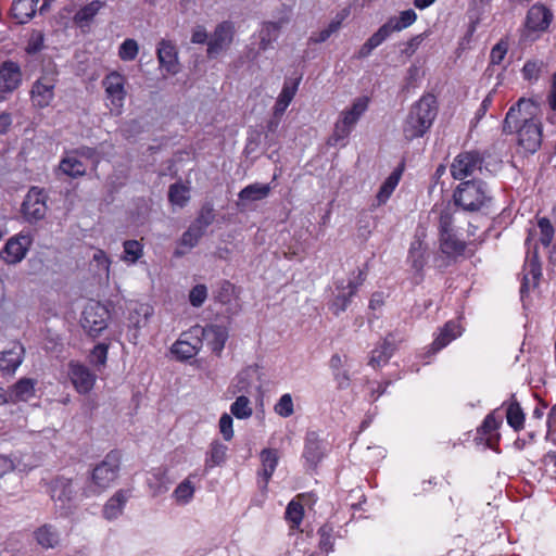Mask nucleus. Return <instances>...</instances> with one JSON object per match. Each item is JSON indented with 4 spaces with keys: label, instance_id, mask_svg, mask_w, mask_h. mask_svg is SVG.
<instances>
[{
    "label": "nucleus",
    "instance_id": "obj_2",
    "mask_svg": "<svg viewBox=\"0 0 556 556\" xmlns=\"http://www.w3.org/2000/svg\"><path fill=\"white\" fill-rule=\"evenodd\" d=\"M437 111V100L432 94H425L415 102L403 123L405 138L413 140L422 137L432 126Z\"/></svg>",
    "mask_w": 556,
    "mask_h": 556
},
{
    "label": "nucleus",
    "instance_id": "obj_6",
    "mask_svg": "<svg viewBox=\"0 0 556 556\" xmlns=\"http://www.w3.org/2000/svg\"><path fill=\"white\" fill-rule=\"evenodd\" d=\"M368 104L369 99L367 97H358L352 102L350 108L342 111L331 136V141L334 144L349 137L361 116L367 111Z\"/></svg>",
    "mask_w": 556,
    "mask_h": 556
},
{
    "label": "nucleus",
    "instance_id": "obj_45",
    "mask_svg": "<svg viewBox=\"0 0 556 556\" xmlns=\"http://www.w3.org/2000/svg\"><path fill=\"white\" fill-rule=\"evenodd\" d=\"M280 28L281 23L266 22L263 24L258 34L261 49H267L274 41L277 40Z\"/></svg>",
    "mask_w": 556,
    "mask_h": 556
},
{
    "label": "nucleus",
    "instance_id": "obj_21",
    "mask_svg": "<svg viewBox=\"0 0 556 556\" xmlns=\"http://www.w3.org/2000/svg\"><path fill=\"white\" fill-rule=\"evenodd\" d=\"M22 84V71L14 62H4L0 66V92L12 93Z\"/></svg>",
    "mask_w": 556,
    "mask_h": 556
},
{
    "label": "nucleus",
    "instance_id": "obj_23",
    "mask_svg": "<svg viewBox=\"0 0 556 556\" xmlns=\"http://www.w3.org/2000/svg\"><path fill=\"white\" fill-rule=\"evenodd\" d=\"M24 354V346L18 342H13L9 349L0 353V370L7 374H14L21 366Z\"/></svg>",
    "mask_w": 556,
    "mask_h": 556
},
{
    "label": "nucleus",
    "instance_id": "obj_44",
    "mask_svg": "<svg viewBox=\"0 0 556 556\" xmlns=\"http://www.w3.org/2000/svg\"><path fill=\"white\" fill-rule=\"evenodd\" d=\"M208 225V220H202L199 218L189 229L182 235L181 244L191 249L193 248L200 238L204 233L205 227Z\"/></svg>",
    "mask_w": 556,
    "mask_h": 556
},
{
    "label": "nucleus",
    "instance_id": "obj_40",
    "mask_svg": "<svg viewBox=\"0 0 556 556\" xmlns=\"http://www.w3.org/2000/svg\"><path fill=\"white\" fill-rule=\"evenodd\" d=\"M230 415L240 420L249 419L253 415L252 401L243 393L238 395L230 405Z\"/></svg>",
    "mask_w": 556,
    "mask_h": 556
},
{
    "label": "nucleus",
    "instance_id": "obj_1",
    "mask_svg": "<svg viewBox=\"0 0 556 556\" xmlns=\"http://www.w3.org/2000/svg\"><path fill=\"white\" fill-rule=\"evenodd\" d=\"M538 113L539 108L533 100L521 98L509 109L504 122V130L516 131L519 146L530 153L541 146L542 129Z\"/></svg>",
    "mask_w": 556,
    "mask_h": 556
},
{
    "label": "nucleus",
    "instance_id": "obj_22",
    "mask_svg": "<svg viewBox=\"0 0 556 556\" xmlns=\"http://www.w3.org/2000/svg\"><path fill=\"white\" fill-rule=\"evenodd\" d=\"M464 328L459 320H450L443 328L440 329L439 333L434 338L429 352L432 354L439 352L452 341L462 336Z\"/></svg>",
    "mask_w": 556,
    "mask_h": 556
},
{
    "label": "nucleus",
    "instance_id": "obj_20",
    "mask_svg": "<svg viewBox=\"0 0 556 556\" xmlns=\"http://www.w3.org/2000/svg\"><path fill=\"white\" fill-rule=\"evenodd\" d=\"M553 17V13L545 5L535 3L529 9L527 14V30L543 33L549 27Z\"/></svg>",
    "mask_w": 556,
    "mask_h": 556
},
{
    "label": "nucleus",
    "instance_id": "obj_61",
    "mask_svg": "<svg viewBox=\"0 0 556 556\" xmlns=\"http://www.w3.org/2000/svg\"><path fill=\"white\" fill-rule=\"evenodd\" d=\"M508 51V43L504 40L497 42L491 50L490 62L494 65H498L504 60Z\"/></svg>",
    "mask_w": 556,
    "mask_h": 556
},
{
    "label": "nucleus",
    "instance_id": "obj_49",
    "mask_svg": "<svg viewBox=\"0 0 556 556\" xmlns=\"http://www.w3.org/2000/svg\"><path fill=\"white\" fill-rule=\"evenodd\" d=\"M226 456H227V446L226 445H224L219 442L212 443V445L210 447V452H208L206 460H205L206 467L213 468L215 466L222 465L225 462Z\"/></svg>",
    "mask_w": 556,
    "mask_h": 556
},
{
    "label": "nucleus",
    "instance_id": "obj_56",
    "mask_svg": "<svg viewBox=\"0 0 556 556\" xmlns=\"http://www.w3.org/2000/svg\"><path fill=\"white\" fill-rule=\"evenodd\" d=\"M219 432L225 441H231L235 435L232 415L224 413L218 421Z\"/></svg>",
    "mask_w": 556,
    "mask_h": 556
},
{
    "label": "nucleus",
    "instance_id": "obj_19",
    "mask_svg": "<svg viewBox=\"0 0 556 556\" xmlns=\"http://www.w3.org/2000/svg\"><path fill=\"white\" fill-rule=\"evenodd\" d=\"M156 53L162 71L167 75H176L179 72L178 52L172 41L162 39L157 46Z\"/></svg>",
    "mask_w": 556,
    "mask_h": 556
},
{
    "label": "nucleus",
    "instance_id": "obj_31",
    "mask_svg": "<svg viewBox=\"0 0 556 556\" xmlns=\"http://www.w3.org/2000/svg\"><path fill=\"white\" fill-rule=\"evenodd\" d=\"M426 251L427 245L425 242L420 239V237H416L410 243L407 260L412 268L417 273L421 271L426 264Z\"/></svg>",
    "mask_w": 556,
    "mask_h": 556
},
{
    "label": "nucleus",
    "instance_id": "obj_30",
    "mask_svg": "<svg viewBox=\"0 0 556 556\" xmlns=\"http://www.w3.org/2000/svg\"><path fill=\"white\" fill-rule=\"evenodd\" d=\"M153 315V307L148 303H137L128 316V326L136 330L144 327Z\"/></svg>",
    "mask_w": 556,
    "mask_h": 556
},
{
    "label": "nucleus",
    "instance_id": "obj_58",
    "mask_svg": "<svg viewBox=\"0 0 556 556\" xmlns=\"http://www.w3.org/2000/svg\"><path fill=\"white\" fill-rule=\"evenodd\" d=\"M318 534L320 536L319 546L320 548L329 553L333 546V530L329 526H324L319 529Z\"/></svg>",
    "mask_w": 556,
    "mask_h": 556
},
{
    "label": "nucleus",
    "instance_id": "obj_37",
    "mask_svg": "<svg viewBox=\"0 0 556 556\" xmlns=\"http://www.w3.org/2000/svg\"><path fill=\"white\" fill-rule=\"evenodd\" d=\"M337 289L338 293L331 304V309L333 314L339 315L341 312L346 309L349 300L355 293L356 287L352 281H348L345 286H338Z\"/></svg>",
    "mask_w": 556,
    "mask_h": 556
},
{
    "label": "nucleus",
    "instance_id": "obj_60",
    "mask_svg": "<svg viewBox=\"0 0 556 556\" xmlns=\"http://www.w3.org/2000/svg\"><path fill=\"white\" fill-rule=\"evenodd\" d=\"M392 34V30L389 28L387 23L378 28L376 33H374L368 39V45L374 47L375 49L379 47L387 38Z\"/></svg>",
    "mask_w": 556,
    "mask_h": 556
},
{
    "label": "nucleus",
    "instance_id": "obj_48",
    "mask_svg": "<svg viewBox=\"0 0 556 556\" xmlns=\"http://www.w3.org/2000/svg\"><path fill=\"white\" fill-rule=\"evenodd\" d=\"M506 419L507 424L514 428V430L519 431L523 428L525 414L518 403L511 402L508 404L506 409Z\"/></svg>",
    "mask_w": 556,
    "mask_h": 556
},
{
    "label": "nucleus",
    "instance_id": "obj_27",
    "mask_svg": "<svg viewBox=\"0 0 556 556\" xmlns=\"http://www.w3.org/2000/svg\"><path fill=\"white\" fill-rule=\"evenodd\" d=\"M169 483L167 469L163 467L151 470L147 478V484L152 496H160L167 492Z\"/></svg>",
    "mask_w": 556,
    "mask_h": 556
},
{
    "label": "nucleus",
    "instance_id": "obj_17",
    "mask_svg": "<svg viewBox=\"0 0 556 556\" xmlns=\"http://www.w3.org/2000/svg\"><path fill=\"white\" fill-rule=\"evenodd\" d=\"M55 81L52 77L43 76L37 79L30 90L33 105L39 109L47 108L54 99Z\"/></svg>",
    "mask_w": 556,
    "mask_h": 556
},
{
    "label": "nucleus",
    "instance_id": "obj_35",
    "mask_svg": "<svg viewBox=\"0 0 556 556\" xmlns=\"http://www.w3.org/2000/svg\"><path fill=\"white\" fill-rule=\"evenodd\" d=\"M402 176V169L397 168L393 170L383 181L379 191L376 195L377 204L382 205L387 203V201L392 195L393 191L397 187Z\"/></svg>",
    "mask_w": 556,
    "mask_h": 556
},
{
    "label": "nucleus",
    "instance_id": "obj_10",
    "mask_svg": "<svg viewBox=\"0 0 556 556\" xmlns=\"http://www.w3.org/2000/svg\"><path fill=\"white\" fill-rule=\"evenodd\" d=\"M31 243L33 237L22 231L7 241L0 251V258L10 265L17 264L25 258Z\"/></svg>",
    "mask_w": 556,
    "mask_h": 556
},
{
    "label": "nucleus",
    "instance_id": "obj_43",
    "mask_svg": "<svg viewBox=\"0 0 556 556\" xmlns=\"http://www.w3.org/2000/svg\"><path fill=\"white\" fill-rule=\"evenodd\" d=\"M103 7L104 2L101 0H93L89 2L76 12L74 15V22L80 26L90 23Z\"/></svg>",
    "mask_w": 556,
    "mask_h": 556
},
{
    "label": "nucleus",
    "instance_id": "obj_42",
    "mask_svg": "<svg viewBox=\"0 0 556 556\" xmlns=\"http://www.w3.org/2000/svg\"><path fill=\"white\" fill-rule=\"evenodd\" d=\"M143 256V244L138 240H126L123 243L121 260L127 265H135Z\"/></svg>",
    "mask_w": 556,
    "mask_h": 556
},
{
    "label": "nucleus",
    "instance_id": "obj_54",
    "mask_svg": "<svg viewBox=\"0 0 556 556\" xmlns=\"http://www.w3.org/2000/svg\"><path fill=\"white\" fill-rule=\"evenodd\" d=\"M108 351H109V344L106 343H99L97 344L89 355V362L91 365L98 367V366H104L108 359Z\"/></svg>",
    "mask_w": 556,
    "mask_h": 556
},
{
    "label": "nucleus",
    "instance_id": "obj_4",
    "mask_svg": "<svg viewBox=\"0 0 556 556\" xmlns=\"http://www.w3.org/2000/svg\"><path fill=\"white\" fill-rule=\"evenodd\" d=\"M126 77L118 72H111L102 79L104 89L105 106L114 116H118L124 111L126 91Z\"/></svg>",
    "mask_w": 556,
    "mask_h": 556
},
{
    "label": "nucleus",
    "instance_id": "obj_36",
    "mask_svg": "<svg viewBox=\"0 0 556 556\" xmlns=\"http://www.w3.org/2000/svg\"><path fill=\"white\" fill-rule=\"evenodd\" d=\"M278 452L276 450L266 448L261 453L262 469L261 476L264 480V486L267 485L269 479L278 465Z\"/></svg>",
    "mask_w": 556,
    "mask_h": 556
},
{
    "label": "nucleus",
    "instance_id": "obj_8",
    "mask_svg": "<svg viewBox=\"0 0 556 556\" xmlns=\"http://www.w3.org/2000/svg\"><path fill=\"white\" fill-rule=\"evenodd\" d=\"M202 346V327L194 326L181 333L172 345L170 353L179 361L189 359L198 354Z\"/></svg>",
    "mask_w": 556,
    "mask_h": 556
},
{
    "label": "nucleus",
    "instance_id": "obj_51",
    "mask_svg": "<svg viewBox=\"0 0 556 556\" xmlns=\"http://www.w3.org/2000/svg\"><path fill=\"white\" fill-rule=\"evenodd\" d=\"M139 53V45L135 39L128 38L118 48V56L123 61H134Z\"/></svg>",
    "mask_w": 556,
    "mask_h": 556
},
{
    "label": "nucleus",
    "instance_id": "obj_15",
    "mask_svg": "<svg viewBox=\"0 0 556 556\" xmlns=\"http://www.w3.org/2000/svg\"><path fill=\"white\" fill-rule=\"evenodd\" d=\"M24 217L28 222L42 219L47 212L46 197L41 189L31 188L22 205Z\"/></svg>",
    "mask_w": 556,
    "mask_h": 556
},
{
    "label": "nucleus",
    "instance_id": "obj_9",
    "mask_svg": "<svg viewBox=\"0 0 556 556\" xmlns=\"http://www.w3.org/2000/svg\"><path fill=\"white\" fill-rule=\"evenodd\" d=\"M440 250L448 258H457L464 255L466 244L459 240L452 229L451 216L445 213L440 217Z\"/></svg>",
    "mask_w": 556,
    "mask_h": 556
},
{
    "label": "nucleus",
    "instance_id": "obj_59",
    "mask_svg": "<svg viewBox=\"0 0 556 556\" xmlns=\"http://www.w3.org/2000/svg\"><path fill=\"white\" fill-rule=\"evenodd\" d=\"M92 262L102 270L106 278L110 276L111 260L103 250H96L92 255Z\"/></svg>",
    "mask_w": 556,
    "mask_h": 556
},
{
    "label": "nucleus",
    "instance_id": "obj_11",
    "mask_svg": "<svg viewBox=\"0 0 556 556\" xmlns=\"http://www.w3.org/2000/svg\"><path fill=\"white\" fill-rule=\"evenodd\" d=\"M235 36V27L230 22H223L218 24L207 41V56L216 58L222 52L226 51Z\"/></svg>",
    "mask_w": 556,
    "mask_h": 556
},
{
    "label": "nucleus",
    "instance_id": "obj_18",
    "mask_svg": "<svg viewBox=\"0 0 556 556\" xmlns=\"http://www.w3.org/2000/svg\"><path fill=\"white\" fill-rule=\"evenodd\" d=\"M481 160L476 152L458 154L451 165V173L455 179H465L480 169Z\"/></svg>",
    "mask_w": 556,
    "mask_h": 556
},
{
    "label": "nucleus",
    "instance_id": "obj_16",
    "mask_svg": "<svg viewBox=\"0 0 556 556\" xmlns=\"http://www.w3.org/2000/svg\"><path fill=\"white\" fill-rule=\"evenodd\" d=\"M67 374L78 393L87 394L93 389L97 376L85 365L78 362H71Z\"/></svg>",
    "mask_w": 556,
    "mask_h": 556
},
{
    "label": "nucleus",
    "instance_id": "obj_34",
    "mask_svg": "<svg viewBox=\"0 0 556 556\" xmlns=\"http://www.w3.org/2000/svg\"><path fill=\"white\" fill-rule=\"evenodd\" d=\"M73 494L74 488L70 480L58 479L53 482L51 488V497L55 503H60L62 507L72 501Z\"/></svg>",
    "mask_w": 556,
    "mask_h": 556
},
{
    "label": "nucleus",
    "instance_id": "obj_3",
    "mask_svg": "<svg viewBox=\"0 0 556 556\" xmlns=\"http://www.w3.org/2000/svg\"><path fill=\"white\" fill-rule=\"evenodd\" d=\"M121 456L117 452L109 453L91 472V482L87 495H97L112 486L118 478Z\"/></svg>",
    "mask_w": 556,
    "mask_h": 556
},
{
    "label": "nucleus",
    "instance_id": "obj_47",
    "mask_svg": "<svg viewBox=\"0 0 556 556\" xmlns=\"http://www.w3.org/2000/svg\"><path fill=\"white\" fill-rule=\"evenodd\" d=\"M304 498L303 495L298 496L295 500H292L286 509V518L291 523V528H298L303 519L304 509L301 503V500Z\"/></svg>",
    "mask_w": 556,
    "mask_h": 556
},
{
    "label": "nucleus",
    "instance_id": "obj_29",
    "mask_svg": "<svg viewBox=\"0 0 556 556\" xmlns=\"http://www.w3.org/2000/svg\"><path fill=\"white\" fill-rule=\"evenodd\" d=\"M36 383L31 378L20 379L10 391V401L12 403L29 401L35 396Z\"/></svg>",
    "mask_w": 556,
    "mask_h": 556
},
{
    "label": "nucleus",
    "instance_id": "obj_28",
    "mask_svg": "<svg viewBox=\"0 0 556 556\" xmlns=\"http://www.w3.org/2000/svg\"><path fill=\"white\" fill-rule=\"evenodd\" d=\"M270 192L267 184H252L239 192L238 206L244 207L248 203L265 199Z\"/></svg>",
    "mask_w": 556,
    "mask_h": 556
},
{
    "label": "nucleus",
    "instance_id": "obj_12",
    "mask_svg": "<svg viewBox=\"0 0 556 556\" xmlns=\"http://www.w3.org/2000/svg\"><path fill=\"white\" fill-rule=\"evenodd\" d=\"M263 368L256 364L249 365L240 370L232 379L228 392L231 395L247 393L256 383L263 380Z\"/></svg>",
    "mask_w": 556,
    "mask_h": 556
},
{
    "label": "nucleus",
    "instance_id": "obj_57",
    "mask_svg": "<svg viewBox=\"0 0 556 556\" xmlns=\"http://www.w3.org/2000/svg\"><path fill=\"white\" fill-rule=\"evenodd\" d=\"M207 299V288L205 285H197L189 292V302L193 307H200Z\"/></svg>",
    "mask_w": 556,
    "mask_h": 556
},
{
    "label": "nucleus",
    "instance_id": "obj_50",
    "mask_svg": "<svg viewBox=\"0 0 556 556\" xmlns=\"http://www.w3.org/2000/svg\"><path fill=\"white\" fill-rule=\"evenodd\" d=\"M168 198L173 205L182 207L189 200V188L175 184L169 188Z\"/></svg>",
    "mask_w": 556,
    "mask_h": 556
},
{
    "label": "nucleus",
    "instance_id": "obj_13",
    "mask_svg": "<svg viewBox=\"0 0 556 556\" xmlns=\"http://www.w3.org/2000/svg\"><path fill=\"white\" fill-rule=\"evenodd\" d=\"M92 155L93 150L90 148H80L68 152L62 157L59 168L72 178L80 177L86 174V165L80 157H91Z\"/></svg>",
    "mask_w": 556,
    "mask_h": 556
},
{
    "label": "nucleus",
    "instance_id": "obj_52",
    "mask_svg": "<svg viewBox=\"0 0 556 556\" xmlns=\"http://www.w3.org/2000/svg\"><path fill=\"white\" fill-rule=\"evenodd\" d=\"M274 410L277 415L283 418H288L294 413V405L291 394L285 393L280 396L278 402L274 406Z\"/></svg>",
    "mask_w": 556,
    "mask_h": 556
},
{
    "label": "nucleus",
    "instance_id": "obj_39",
    "mask_svg": "<svg viewBox=\"0 0 556 556\" xmlns=\"http://www.w3.org/2000/svg\"><path fill=\"white\" fill-rule=\"evenodd\" d=\"M393 352V344L388 340H383L376 349L372 350L369 365L374 368L386 365Z\"/></svg>",
    "mask_w": 556,
    "mask_h": 556
},
{
    "label": "nucleus",
    "instance_id": "obj_46",
    "mask_svg": "<svg viewBox=\"0 0 556 556\" xmlns=\"http://www.w3.org/2000/svg\"><path fill=\"white\" fill-rule=\"evenodd\" d=\"M323 454L321 443L317 439L308 437L305 443L303 457L309 466H316L321 459Z\"/></svg>",
    "mask_w": 556,
    "mask_h": 556
},
{
    "label": "nucleus",
    "instance_id": "obj_26",
    "mask_svg": "<svg viewBox=\"0 0 556 556\" xmlns=\"http://www.w3.org/2000/svg\"><path fill=\"white\" fill-rule=\"evenodd\" d=\"M129 498V492L126 490L116 491L105 503L103 507V517L106 520L117 519L124 510V507Z\"/></svg>",
    "mask_w": 556,
    "mask_h": 556
},
{
    "label": "nucleus",
    "instance_id": "obj_7",
    "mask_svg": "<svg viewBox=\"0 0 556 556\" xmlns=\"http://www.w3.org/2000/svg\"><path fill=\"white\" fill-rule=\"evenodd\" d=\"M109 319V309L99 302L90 301L84 307L80 325L88 336L97 338L108 328Z\"/></svg>",
    "mask_w": 556,
    "mask_h": 556
},
{
    "label": "nucleus",
    "instance_id": "obj_14",
    "mask_svg": "<svg viewBox=\"0 0 556 556\" xmlns=\"http://www.w3.org/2000/svg\"><path fill=\"white\" fill-rule=\"evenodd\" d=\"M200 485V478L197 472L189 473L173 490L170 498L176 506L185 507L192 503L195 492Z\"/></svg>",
    "mask_w": 556,
    "mask_h": 556
},
{
    "label": "nucleus",
    "instance_id": "obj_53",
    "mask_svg": "<svg viewBox=\"0 0 556 556\" xmlns=\"http://www.w3.org/2000/svg\"><path fill=\"white\" fill-rule=\"evenodd\" d=\"M543 68V62L540 60H528L522 67V77L526 80H538Z\"/></svg>",
    "mask_w": 556,
    "mask_h": 556
},
{
    "label": "nucleus",
    "instance_id": "obj_24",
    "mask_svg": "<svg viewBox=\"0 0 556 556\" xmlns=\"http://www.w3.org/2000/svg\"><path fill=\"white\" fill-rule=\"evenodd\" d=\"M228 339V329L220 325H208L202 327V341H206L207 345L215 353H220Z\"/></svg>",
    "mask_w": 556,
    "mask_h": 556
},
{
    "label": "nucleus",
    "instance_id": "obj_55",
    "mask_svg": "<svg viewBox=\"0 0 556 556\" xmlns=\"http://www.w3.org/2000/svg\"><path fill=\"white\" fill-rule=\"evenodd\" d=\"M538 228L540 230V242L544 247H548L554 238V228L551 222L542 217L538 220Z\"/></svg>",
    "mask_w": 556,
    "mask_h": 556
},
{
    "label": "nucleus",
    "instance_id": "obj_5",
    "mask_svg": "<svg viewBox=\"0 0 556 556\" xmlns=\"http://www.w3.org/2000/svg\"><path fill=\"white\" fill-rule=\"evenodd\" d=\"M454 200L464 211L475 212L485 206L490 197L482 181H466L456 189Z\"/></svg>",
    "mask_w": 556,
    "mask_h": 556
},
{
    "label": "nucleus",
    "instance_id": "obj_63",
    "mask_svg": "<svg viewBox=\"0 0 556 556\" xmlns=\"http://www.w3.org/2000/svg\"><path fill=\"white\" fill-rule=\"evenodd\" d=\"M501 424V418H496L495 414H490L485 417L483 421L482 430L484 433H491L492 431L497 430Z\"/></svg>",
    "mask_w": 556,
    "mask_h": 556
},
{
    "label": "nucleus",
    "instance_id": "obj_32",
    "mask_svg": "<svg viewBox=\"0 0 556 556\" xmlns=\"http://www.w3.org/2000/svg\"><path fill=\"white\" fill-rule=\"evenodd\" d=\"M541 275V266L534 256L526 263L523 280L521 285V293L523 294L526 291L535 288L539 283Z\"/></svg>",
    "mask_w": 556,
    "mask_h": 556
},
{
    "label": "nucleus",
    "instance_id": "obj_41",
    "mask_svg": "<svg viewBox=\"0 0 556 556\" xmlns=\"http://www.w3.org/2000/svg\"><path fill=\"white\" fill-rule=\"evenodd\" d=\"M36 541L43 548H54L60 542L59 532L50 525H45L35 532Z\"/></svg>",
    "mask_w": 556,
    "mask_h": 556
},
{
    "label": "nucleus",
    "instance_id": "obj_33",
    "mask_svg": "<svg viewBox=\"0 0 556 556\" xmlns=\"http://www.w3.org/2000/svg\"><path fill=\"white\" fill-rule=\"evenodd\" d=\"M39 0H15L12 5L13 16L18 23H27L37 12Z\"/></svg>",
    "mask_w": 556,
    "mask_h": 556
},
{
    "label": "nucleus",
    "instance_id": "obj_25",
    "mask_svg": "<svg viewBox=\"0 0 556 556\" xmlns=\"http://www.w3.org/2000/svg\"><path fill=\"white\" fill-rule=\"evenodd\" d=\"M299 88V80L298 79H286L282 86V89L280 93L277 97L276 103L274 105V115L279 117L281 116L290 103L292 102L293 98L296 94Z\"/></svg>",
    "mask_w": 556,
    "mask_h": 556
},
{
    "label": "nucleus",
    "instance_id": "obj_38",
    "mask_svg": "<svg viewBox=\"0 0 556 556\" xmlns=\"http://www.w3.org/2000/svg\"><path fill=\"white\" fill-rule=\"evenodd\" d=\"M416 20V12L413 9H407L401 11L397 15L390 17L386 23L392 33H395L412 26Z\"/></svg>",
    "mask_w": 556,
    "mask_h": 556
},
{
    "label": "nucleus",
    "instance_id": "obj_64",
    "mask_svg": "<svg viewBox=\"0 0 556 556\" xmlns=\"http://www.w3.org/2000/svg\"><path fill=\"white\" fill-rule=\"evenodd\" d=\"M15 469V462L9 456L0 455V478Z\"/></svg>",
    "mask_w": 556,
    "mask_h": 556
},
{
    "label": "nucleus",
    "instance_id": "obj_62",
    "mask_svg": "<svg viewBox=\"0 0 556 556\" xmlns=\"http://www.w3.org/2000/svg\"><path fill=\"white\" fill-rule=\"evenodd\" d=\"M210 37L203 25H195L191 30V42L197 45L207 43Z\"/></svg>",
    "mask_w": 556,
    "mask_h": 556
}]
</instances>
